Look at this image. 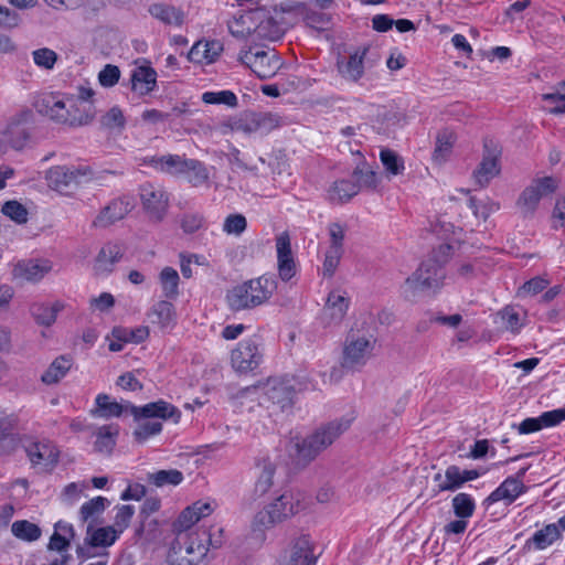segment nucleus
<instances>
[{
  "instance_id": "f257e3e1",
  "label": "nucleus",
  "mask_w": 565,
  "mask_h": 565,
  "mask_svg": "<svg viewBox=\"0 0 565 565\" xmlns=\"http://www.w3.org/2000/svg\"><path fill=\"white\" fill-rule=\"evenodd\" d=\"M40 111L56 124L68 127H82L89 125L95 116L94 104L83 105L78 103L74 94L60 97L57 94H49L39 104Z\"/></svg>"
},
{
  "instance_id": "f03ea898",
  "label": "nucleus",
  "mask_w": 565,
  "mask_h": 565,
  "mask_svg": "<svg viewBox=\"0 0 565 565\" xmlns=\"http://www.w3.org/2000/svg\"><path fill=\"white\" fill-rule=\"evenodd\" d=\"M96 406L97 408L93 414L104 418L119 417L125 409H129L135 420L158 418L162 420L173 419L177 423L181 417L180 411L174 405L163 399L148 403L143 406H135L130 403L122 405L117 402H111L109 395L99 394L96 397Z\"/></svg>"
},
{
  "instance_id": "7ed1b4c3",
  "label": "nucleus",
  "mask_w": 565,
  "mask_h": 565,
  "mask_svg": "<svg viewBox=\"0 0 565 565\" xmlns=\"http://www.w3.org/2000/svg\"><path fill=\"white\" fill-rule=\"evenodd\" d=\"M277 289L273 276H259L232 287L226 301L232 311L250 310L267 303Z\"/></svg>"
},
{
  "instance_id": "20e7f679",
  "label": "nucleus",
  "mask_w": 565,
  "mask_h": 565,
  "mask_svg": "<svg viewBox=\"0 0 565 565\" xmlns=\"http://www.w3.org/2000/svg\"><path fill=\"white\" fill-rule=\"evenodd\" d=\"M301 509L302 504L300 494L286 491L256 513L252 522V529L254 532H264L277 523L294 516Z\"/></svg>"
},
{
  "instance_id": "39448f33",
  "label": "nucleus",
  "mask_w": 565,
  "mask_h": 565,
  "mask_svg": "<svg viewBox=\"0 0 565 565\" xmlns=\"http://www.w3.org/2000/svg\"><path fill=\"white\" fill-rule=\"evenodd\" d=\"M88 167L54 166L46 171L47 186L63 195H72L83 183L92 180Z\"/></svg>"
},
{
  "instance_id": "423d86ee",
  "label": "nucleus",
  "mask_w": 565,
  "mask_h": 565,
  "mask_svg": "<svg viewBox=\"0 0 565 565\" xmlns=\"http://www.w3.org/2000/svg\"><path fill=\"white\" fill-rule=\"evenodd\" d=\"M227 26L230 33L239 39L252 33H257L259 36H269V28H275L276 22L267 9L256 8L239 17H234L233 20L227 23Z\"/></svg>"
},
{
  "instance_id": "0eeeda50",
  "label": "nucleus",
  "mask_w": 565,
  "mask_h": 565,
  "mask_svg": "<svg viewBox=\"0 0 565 565\" xmlns=\"http://www.w3.org/2000/svg\"><path fill=\"white\" fill-rule=\"evenodd\" d=\"M444 277L445 273L436 259L423 262L419 268L405 280L403 294L411 299L419 291L438 288Z\"/></svg>"
},
{
  "instance_id": "6e6552de",
  "label": "nucleus",
  "mask_w": 565,
  "mask_h": 565,
  "mask_svg": "<svg viewBox=\"0 0 565 565\" xmlns=\"http://www.w3.org/2000/svg\"><path fill=\"white\" fill-rule=\"evenodd\" d=\"M557 182L551 177L535 179L527 185L519 195L516 200V209L522 217H533L536 212L540 201L555 192Z\"/></svg>"
},
{
  "instance_id": "1a4fd4ad",
  "label": "nucleus",
  "mask_w": 565,
  "mask_h": 565,
  "mask_svg": "<svg viewBox=\"0 0 565 565\" xmlns=\"http://www.w3.org/2000/svg\"><path fill=\"white\" fill-rule=\"evenodd\" d=\"M376 340L372 335L349 333L342 353V366L354 369L364 365L372 356Z\"/></svg>"
},
{
  "instance_id": "9d476101",
  "label": "nucleus",
  "mask_w": 565,
  "mask_h": 565,
  "mask_svg": "<svg viewBox=\"0 0 565 565\" xmlns=\"http://www.w3.org/2000/svg\"><path fill=\"white\" fill-rule=\"evenodd\" d=\"M263 356L258 340L256 338L246 339L231 352V365L235 372L247 374L260 365Z\"/></svg>"
},
{
  "instance_id": "9b49d317",
  "label": "nucleus",
  "mask_w": 565,
  "mask_h": 565,
  "mask_svg": "<svg viewBox=\"0 0 565 565\" xmlns=\"http://www.w3.org/2000/svg\"><path fill=\"white\" fill-rule=\"evenodd\" d=\"M172 551L185 565H198L206 555L207 547L199 532L178 533Z\"/></svg>"
},
{
  "instance_id": "f8f14e48",
  "label": "nucleus",
  "mask_w": 565,
  "mask_h": 565,
  "mask_svg": "<svg viewBox=\"0 0 565 565\" xmlns=\"http://www.w3.org/2000/svg\"><path fill=\"white\" fill-rule=\"evenodd\" d=\"M239 61L248 66L260 79L273 77L281 65L275 51L265 50L242 52Z\"/></svg>"
},
{
  "instance_id": "ddd939ff",
  "label": "nucleus",
  "mask_w": 565,
  "mask_h": 565,
  "mask_svg": "<svg viewBox=\"0 0 565 565\" xmlns=\"http://www.w3.org/2000/svg\"><path fill=\"white\" fill-rule=\"evenodd\" d=\"M500 157L501 148L499 145L492 139H486L482 159L473 171V179L479 186H487L493 178L499 175L501 171Z\"/></svg>"
},
{
  "instance_id": "4468645a",
  "label": "nucleus",
  "mask_w": 565,
  "mask_h": 565,
  "mask_svg": "<svg viewBox=\"0 0 565 565\" xmlns=\"http://www.w3.org/2000/svg\"><path fill=\"white\" fill-rule=\"evenodd\" d=\"M32 118L33 113L30 109H22L10 118L7 129L0 131V134L6 136V152L9 148L22 150L26 146L30 139L28 125Z\"/></svg>"
},
{
  "instance_id": "2eb2a0df",
  "label": "nucleus",
  "mask_w": 565,
  "mask_h": 565,
  "mask_svg": "<svg viewBox=\"0 0 565 565\" xmlns=\"http://www.w3.org/2000/svg\"><path fill=\"white\" fill-rule=\"evenodd\" d=\"M139 196L149 220L153 222H161L164 218L169 206V196L167 192L161 186L146 183L140 186Z\"/></svg>"
},
{
  "instance_id": "dca6fc26",
  "label": "nucleus",
  "mask_w": 565,
  "mask_h": 565,
  "mask_svg": "<svg viewBox=\"0 0 565 565\" xmlns=\"http://www.w3.org/2000/svg\"><path fill=\"white\" fill-rule=\"evenodd\" d=\"M135 207L129 196H120L111 200L104 206L92 222L94 228H106L118 221L124 220Z\"/></svg>"
},
{
  "instance_id": "f3484780",
  "label": "nucleus",
  "mask_w": 565,
  "mask_h": 565,
  "mask_svg": "<svg viewBox=\"0 0 565 565\" xmlns=\"http://www.w3.org/2000/svg\"><path fill=\"white\" fill-rule=\"evenodd\" d=\"M276 250L279 277L284 281H288L296 274V264L292 256L290 236L287 232H282L276 237Z\"/></svg>"
},
{
  "instance_id": "a211bd4d",
  "label": "nucleus",
  "mask_w": 565,
  "mask_h": 565,
  "mask_svg": "<svg viewBox=\"0 0 565 565\" xmlns=\"http://www.w3.org/2000/svg\"><path fill=\"white\" fill-rule=\"evenodd\" d=\"M264 394L274 405H277L281 411L286 409L292 404L295 391L292 386L278 379H270L263 386Z\"/></svg>"
},
{
  "instance_id": "6ab92c4d",
  "label": "nucleus",
  "mask_w": 565,
  "mask_h": 565,
  "mask_svg": "<svg viewBox=\"0 0 565 565\" xmlns=\"http://www.w3.org/2000/svg\"><path fill=\"white\" fill-rule=\"evenodd\" d=\"M19 426V418L15 415H9L0 419V456L13 454L22 438L14 433Z\"/></svg>"
},
{
  "instance_id": "aec40b11",
  "label": "nucleus",
  "mask_w": 565,
  "mask_h": 565,
  "mask_svg": "<svg viewBox=\"0 0 565 565\" xmlns=\"http://www.w3.org/2000/svg\"><path fill=\"white\" fill-rule=\"evenodd\" d=\"M349 425L350 423L348 420L331 422L326 425H321L308 436L322 452L349 428Z\"/></svg>"
},
{
  "instance_id": "412c9836",
  "label": "nucleus",
  "mask_w": 565,
  "mask_h": 565,
  "mask_svg": "<svg viewBox=\"0 0 565 565\" xmlns=\"http://www.w3.org/2000/svg\"><path fill=\"white\" fill-rule=\"evenodd\" d=\"M367 49L355 51L348 57L339 58L337 68L341 77L348 82L356 83L364 75L363 60Z\"/></svg>"
},
{
  "instance_id": "4be33fe9",
  "label": "nucleus",
  "mask_w": 565,
  "mask_h": 565,
  "mask_svg": "<svg viewBox=\"0 0 565 565\" xmlns=\"http://www.w3.org/2000/svg\"><path fill=\"white\" fill-rule=\"evenodd\" d=\"M349 299L341 292L333 290L328 295L323 308V320L327 324H339L349 309Z\"/></svg>"
},
{
  "instance_id": "5701e85b",
  "label": "nucleus",
  "mask_w": 565,
  "mask_h": 565,
  "mask_svg": "<svg viewBox=\"0 0 565 565\" xmlns=\"http://www.w3.org/2000/svg\"><path fill=\"white\" fill-rule=\"evenodd\" d=\"M255 468L257 471V478L253 492L255 498H262L271 489L274 484L276 466L269 458L262 457L256 460Z\"/></svg>"
},
{
  "instance_id": "b1692460",
  "label": "nucleus",
  "mask_w": 565,
  "mask_h": 565,
  "mask_svg": "<svg viewBox=\"0 0 565 565\" xmlns=\"http://www.w3.org/2000/svg\"><path fill=\"white\" fill-rule=\"evenodd\" d=\"M32 465H54L58 460V450L50 440L34 441L25 447Z\"/></svg>"
},
{
  "instance_id": "393cba45",
  "label": "nucleus",
  "mask_w": 565,
  "mask_h": 565,
  "mask_svg": "<svg viewBox=\"0 0 565 565\" xmlns=\"http://www.w3.org/2000/svg\"><path fill=\"white\" fill-rule=\"evenodd\" d=\"M223 52V44L217 40L199 41L189 52V60L195 63L211 64L215 62Z\"/></svg>"
},
{
  "instance_id": "a878e982",
  "label": "nucleus",
  "mask_w": 565,
  "mask_h": 565,
  "mask_svg": "<svg viewBox=\"0 0 565 565\" xmlns=\"http://www.w3.org/2000/svg\"><path fill=\"white\" fill-rule=\"evenodd\" d=\"M131 89L139 95H147L157 86V72L148 65L137 66L131 73Z\"/></svg>"
},
{
  "instance_id": "bb28decb",
  "label": "nucleus",
  "mask_w": 565,
  "mask_h": 565,
  "mask_svg": "<svg viewBox=\"0 0 565 565\" xmlns=\"http://www.w3.org/2000/svg\"><path fill=\"white\" fill-rule=\"evenodd\" d=\"M52 266L49 260L44 262H34L26 260L20 262L15 265L13 269V275L15 278L29 280V281H38L42 279L47 273H50Z\"/></svg>"
},
{
  "instance_id": "cd10ccee",
  "label": "nucleus",
  "mask_w": 565,
  "mask_h": 565,
  "mask_svg": "<svg viewBox=\"0 0 565 565\" xmlns=\"http://www.w3.org/2000/svg\"><path fill=\"white\" fill-rule=\"evenodd\" d=\"M525 491L526 487L521 479L509 477L488 497V501L498 502L500 500H508L509 503H512Z\"/></svg>"
},
{
  "instance_id": "c85d7f7f",
  "label": "nucleus",
  "mask_w": 565,
  "mask_h": 565,
  "mask_svg": "<svg viewBox=\"0 0 565 565\" xmlns=\"http://www.w3.org/2000/svg\"><path fill=\"white\" fill-rule=\"evenodd\" d=\"M359 193V186L352 180L340 179L334 181L327 192V199L332 204H343L349 202Z\"/></svg>"
},
{
  "instance_id": "c756f323",
  "label": "nucleus",
  "mask_w": 565,
  "mask_h": 565,
  "mask_svg": "<svg viewBox=\"0 0 565 565\" xmlns=\"http://www.w3.org/2000/svg\"><path fill=\"white\" fill-rule=\"evenodd\" d=\"M316 556L313 555L310 541L306 537L297 539L289 553L288 561L285 565H313Z\"/></svg>"
},
{
  "instance_id": "7c9ffc66",
  "label": "nucleus",
  "mask_w": 565,
  "mask_h": 565,
  "mask_svg": "<svg viewBox=\"0 0 565 565\" xmlns=\"http://www.w3.org/2000/svg\"><path fill=\"white\" fill-rule=\"evenodd\" d=\"M147 317L152 324L166 330L174 324L173 305L167 300H160L148 311Z\"/></svg>"
},
{
  "instance_id": "2f4dec72",
  "label": "nucleus",
  "mask_w": 565,
  "mask_h": 565,
  "mask_svg": "<svg viewBox=\"0 0 565 565\" xmlns=\"http://www.w3.org/2000/svg\"><path fill=\"white\" fill-rule=\"evenodd\" d=\"M352 178L354 179V183L359 186V192L361 190L379 191L381 183L380 177L367 163L363 162L358 164L352 172Z\"/></svg>"
},
{
  "instance_id": "473e14b6",
  "label": "nucleus",
  "mask_w": 565,
  "mask_h": 565,
  "mask_svg": "<svg viewBox=\"0 0 565 565\" xmlns=\"http://www.w3.org/2000/svg\"><path fill=\"white\" fill-rule=\"evenodd\" d=\"M117 530L115 527L108 526V527H99L95 530L89 539L88 544L89 546L87 548L85 547H78L77 554L82 557H90L93 554H90V548L97 547V546H109L111 545L116 539H117Z\"/></svg>"
},
{
  "instance_id": "72a5a7b5",
  "label": "nucleus",
  "mask_w": 565,
  "mask_h": 565,
  "mask_svg": "<svg viewBox=\"0 0 565 565\" xmlns=\"http://www.w3.org/2000/svg\"><path fill=\"white\" fill-rule=\"evenodd\" d=\"M73 360L68 355L56 358L42 374L41 381L46 385L56 384L71 370Z\"/></svg>"
},
{
  "instance_id": "f704fd0d",
  "label": "nucleus",
  "mask_w": 565,
  "mask_h": 565,
  "mask_svg": "<svg viewBox=\"0 0 565 565\" xmlns=\"http://www.w3.org/2000/svg\"><path fill=\"white\" fill-rule=\"evenodd\" d=\"M122 256L120 245L116 243H107L99 250L96 260L95 269L99 273L110 271L111 266L117 263Z\"/></svg>"
},
{
  "instance_id": "c9c22d12",
  "label": "nucleus",
  "mask_w": 565,
  "mask_h": 565,
  "mask_svg": "<svg viewBox=\"0 0 565 565\" xmlns=\"http://www.w3.org/2000/svg\"><path fill=\"white\" fill-rule=\"evenodd\" d=\"M152 166L166 173L181 174L185 173L189 159L178 154H166L156 157L151 160Z\"/></svg>"
},
{
  "instance_id": "e433bc0d",
  "label": "nucleus",
  "mask_w": 565,
  "mask_h": 565,
  "mask_svg": "<svg viewBox=\"0 0 565 565\" xmlns=\"http://www.w3.org/2000/svg\"><path fill=\"white\" fill-rule=\"evenodd\" d=\"M118 434L119 428L117 425H105L99 427L95 433L96 441L94 444V449L97 452L109 455L116 445Z\"/></svg>"
},
{
  "instance_id": "4c0bfd02",
  "label": "nucleus",
  "mask_w": 565,
  "mask_h": 565,
  "mask_svg": "<svg viewBox=\"0 0 565 565\" xmlns=\"http://www.w3.org/2000/svg\"><path fill=\"white\" fill-rule=\"evenodd\" d=\"M150 14L164 24L180 26L184 21V13L175 7L162 3L152 4L149 8Z\"/></svg>"
},
{
  "instance_id": "58836bf2",
  "label": "nucleus",
  "mask_w": 565,
  "mask_h": 565,
  "mask_svg": "<svg viewBox=\"0 0 565 565\" xmlns=\"http://www.w3.org/2000/svg\"><path fill=\"white\" fill-rule=\"evenodd\" d=\"M455 141L456 135L452 131L448 129L439 131L436 137V146L433 153L434 161L437 163L445 162L451 154Z\"/></svg>"
},
{
  "instance_id": "ea45409f",
  "label": "nucleus",
  "mask_w": 565,
  "mask_h": 565,
  "mask_svg": "<svg viewBox=\"0 0 565 565\" xmlns=\"http://www.w3.org/2000/svg\"><path fill=\"white\" fill-rule=\"evenodd\" d=\"M294 458L296 462L301 466L309 465L321 452L309 436H306L302 439H297L294 444Z\"/></svg>"
},
{
  "instance_id": "a19ab883",
  "label": "nucleus",
  "mask_w": 565,
  "mask_h": 565,
  "mask_svg": "<svg viewBox=\"0 0 565 565\" xmlns=\"http://www.w3.org/2000/svg\"><path fill=\"white\" fill-rule=\"evenodd\" d=\"M561 537V532L556 524H547L543 529L536 531L531 539L525 543V547H530L532 544L536 550H544L552 545L555 541Z\"/></svg>"
},
{
  "instance_id": "79ce46f5",
  "label": "nucleus",
  "mask_w": 565,
  "mask_h": 565,
  "mask_svg": "<svg viewBox=\"0 0 565 565\" xmlns=\"http://www.w3.org/2000/svg\"><path fill=\"white\" fill-rule=\"evenodd\" d=\"M146 481L157 488L178 486L183 481V473L178 469L158 470L147 473Z\"/></svg>"
},
{
  "instance_id": "37998d69",
  "label": "nucleus",
  "mask_w": 565,
  "mask_h": 565,
  "mask_svg": "<svg viewBox=\"0 0 565 565\" xmlns=\"http://www.w3.org/2000/svg\"><path fill=\"white\" fill-rule=\"evenodd\" d=\"M162 292L168 299H175L179 296L180 277L172 267H164L159 275Z\"/></svg>"
},
{
  "instance_id": "c03bdc74",
  "label": "nucleus",
  "mask_w": 565,
  "mask_h": 565,
  "mask_svg": "<svg viewBox=\"0 0 565 565\" xmlns=\"http://www.w3.org/2000/svg\"><path fill=\"white\" fill-rule=\"evenodd\" d=\"M380 160L388 177L403 174L405 170L404 159L394 150L388 148L382 149Z\"/></svg>"
},
{
  "instance_id": "a18cd8bd",
  "label": "nucleus",
  "mask_w": 565,
  "mask_h": 565,
  "mask_svg": "<svg viewBox=\"0 0 565 565\" xmlns=\"http://www.w3.org/2000/svg\"><path fill=\"white\" fill-rule=\"evenodd\" d=\"M63 307L61 302H55L52 306L35 305L32 307V315L40 324L49 327L55 322L56 316Z\"/></svg>"
},
{
  "instance_id": "49530a36",
  "label": "nucleus",
  "mask_w": 565,
  "mask_h": 565,
  "mask_svg": "<svg viewBox=\"0 0 565 565\" xmlns=\"http://www.w3.org/2000/svg\"><path fill=\"white\" fill-rule=\"evenodd\" d=\"M11 531L15 537L29 542L35 541L41 536V529L26 520L15 521L11 526Z\"/></svg>"
},
{
  "instance_id": "de8ad7c7",
  "label": "nucleus",
  "mask_w": 565,
  "mask_h": 565,
  "mask_svg": "<svg viewBox=\"0 0 565 565\" xmlns=\"http://www.w3.org/2000/svg\"><path fill=\"white\" fill-rule=\"evenodd\" d=\"M185 173H189L188 181L193 186L203 185L210 180L206 167L199 160L189 159Z\"/></svg>"
},
{
  "instance_id": "09e8293b",
  "label": "nucleus",
  "mask_w": 565,
  "mask_h": 565,
  "mask_svg": "<svg viewBox=\"0 0 565 565\" xmlns=\"http://www.w3.org/2000/svg\"><path fill=\"white\" fill-rule=\"evenodd\" d=\"M452 509L456 516L467 519L473 514L476 504L470 494L462 492L454 497Z\"/></svg>"
},
{
  "instance_id": "8fccbe9b",
  "label": "nucleus",
  "mask_w": 565,
  "mask_h": 565,
  "mask_svg": "<svg viewBox=\"0 0 565 565\" xmlns=\"http://www.w3.org/2000/svg\"><path fill=\"white\" fill-rule=\"evenodd\" d=\"M469 207L477 218L487 221V218L494 212L499 211L500 204L490 199L486 201H478L476 198L469 199Z\"/></svg>"
},
{
  "instance_id": "3c124183",
  "label": "nucleus",
  "mask_w": 565,
  "mask_h": 565,
  "mask_svg": "<svg viewBox=\"0 0 565 565\" xmlns=\"http://www.w3.org/2000/svg\"><path fill=\"white\" fill-rule=\"evenodd\" d=\"M108 503L106 498L96 497L87 502H85L79 510V516L83 522H87L88 520H94L106 508Z\"/></svg>"
},
{
  "instance_id": "603ef678",
  "label": "nucleus",
  "mask_w": 565,
  "mask_h": 565,
  "mask_svg": "<svg viewBox=\"0 0 565 565\" xmlns=\"http://www.w3.org/2000/svg\"><path fill=\"white\" fill-rule=\"evenodd\" d=\"M257 132L267 134L280 125V118L271 113H252Z\"/></svg>"
},
{
  "instance_id": "864d4df0",
  "label": "nucleus",
  "mask_w": 565,
  "mask_h": 565,
  "mask_svg": "<svg viewBox=\"0 0 565 565\" xmlns=\"http://www.w3.org/2000/svg\"><path fill=\"white\" fill-rule=\"evenodd\" d=\"M162 430V424L159 420H148L140 423L134 430L132 435L137 443L142 444L148 438L160 434Z\"/></svg>"
},
{
  "instance_id": "5fc2aeb1",
  "label": "nucleus",
  "mask_w": 565,
  "mask_h": 565,
  "mask_svg": "<svg viewBox=\"0 0 565 565\" xmlns=\"http://www.w3.org/2000/svg\"><path fill=\"white\" fill-rule=\"evenodd\" d=\"M205 104H224L230 107H236L238 104L236 95L232 90L205 92L202 95Z\"/></svg>"
},
{
  "instance_id": "6e6d98bb",
  "label": "nucleus",
  "mask_w": 565,
  "mask_h": 565,
  "mask_svg": "<svg viewBox=\"0 0 565 565\" xmlns=\"http://www.w3.org/2000/svg\"><path fill=\"white\" fill-rule=\"evenodd\" d=\"M33 62L44 70H52L57 62V54L51 49L42 47L32 52Z\"/></svg>"
},
{
  "instance_id": "4d7b16f0",
  "label": "nucleus",
  "mask_w": 565,
  "mask_h": 565,
  "mask_svg": "<svg viewBox=\"0 0 565 565\" xmlns=\"http://www.w3.org/2000/svg\"><path fill=\"white\" fill-rule=\"evenodd\" d=\"M100 124L103 127L107 129H124L126 125V119L122 114V110L115 106L110 108L104 116L100 118Z\"/></svg>"
},
{
  "instance_id": "13d9d810",
  "label": "nucleus",
  "mask_w": 565,
  "mask_h": 565,
  "mask_svg": "<svg viewBox=\"0 0 565 565\" xmlns=\"http://www.w3.org/2000/svg\"><path fill=\"white\" fill-rule=\"evenodd\" d=\"M1 212L19 224L28 221V210L18 201L6 202L2 205Z\"/></svg>"
},
{
  "instance_id": "bf43d9fd",
  "label": "nucleus",
  "mask_w": 565,
  "mask_h": 565,
  "mask_svg": "<svg viewBox=\"0 0 565 565\" xmlns=\"http://www.w3.org/2000/svg\"><path fill=\"white\" fill-rule=\"evenodd\" d=\"M198 508L188 507L185 508L178 520L174 522V530L178 533H189L188 530L199 522V516H196L195 511Z\"/></svg>"
},
{
  "instance_id": "052dcab7",
  "label": "nucleus",
  "mask_w": 565,
  "mask_h": 565,
  "mask_svg": "<svg viewBox=\"0 0 565 565\" xmlns=\"http://www.w3.org/2000/svg\"><path fill=\"white\" fill-rule=\"evenodd\" d=\"M247 227L246 217L242 214H230L223 224L226 234L241 235Z\"/></svg>"
},
{
  "instance_id": "680f3d73",
  "label": "nucleus",
  "mask_w": 565,
  "mask_h": 565,
  "mask_svg": "<svg viewBox=\"0 0 565 565\" xmlns=\"http://www.w3.org/2000/svg\"><path fill=\"white\" fill-rule=\"evenodd\" d=\"M447 483L440 486V491H456L463 484L461 477V469L458 466L451 465L446 469Z\"/></svg>"
},
{
  "instance_id": "e2e57ef3",
  "label": "nucleus",
  "mask_w": 565,
  "mask_h": 565,
  "mask_svg": "<svg viewBox=\"0 0 565 565\" xmlns=\"http://www.w3.org/2000/svg\"><path fill=\"white\" fill-rule=\"evenodd\" d=\"M548 285V281L541 278V277H534L530 279L529 281L524 282L518 290L519 297H525V296H534L541 291H543Z\"/></svg>"
},
{
  "instance_id": "0e129e2a",
  "label": "nucleus",
  "mask_w": 565,
  "mask_h": 565,
  "mask_svg": "<svg viewBox=\"0 0 565 565\" xmlns=\"http://www.w3.org/2000/svg\"><path fill=\"white\" fill-rule=\"evenodd\" d=\"M134 513L135 509L130 504L118 507L114 522V527L117 530V532L121 533L125 529L128 527Z\"/></svg>"
},
{
  "instance_id": "69168bd1",
  "label": "nucleus",
  "mask_w": 565,
  "mask_h": 565,
  "mask_svg": "<svg viewBox=\"0 0 565 565\" xmlns=\"http://www.w3.org/2000/svg\"><path fill=\"white\" fill-rule=\"evenodd\" d=\"M120 71L118 66L107 64L98 74V79L102 86L111 87L118 83Z\"/></svg>"
},
{
  "instance_id": "338daca9",
  "label": "nucleus",
  "mask_w": 565,
  "mask_h": 565,
  "mask_svg": "<svg viewBox=\"0 0 565 565\" xmlns=\"http://www.w3.org/2000/svg\"><path fill=\"white\" fill-rule=\"evenodd\" d=\"M500 317L507 329L516 332L521 328V319L519 312L513 307H505L500 311Z\"/></svg>"
},
{
  "instance_id": "774afa93",
  "label": "nucleus",
  "mask_w": 565,
  "mask_h": 565,
  "mask_svg": "<svg viewBox=\"0 0 565 565\" xmlns=\"http://www.w3.org/2000/svg\"><path fill=\"white\" fill-rule=\"evenodd\" d=\"M204 223V218L201 214L198 213H191V214H184L181 218V228L186 234H192L199 231Z\"/></svg>"
}]
</instances>
